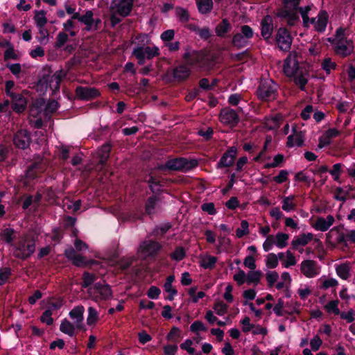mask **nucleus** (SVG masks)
<instances>
[{
    "label": "nucleus",
    "instance_id": "obj_63",
    "mask_svg": "<svg viewBox=\"0 0 355 355\" xmlns=\"http://www.w3.org/2000/svg\"><path fill=\"white\" fill-rule=\"evenodd\" d=\"M288 177V171L286 170H281L279 174L273 178V181L277 184H282L287 181Z\"/></svg>",
    "mask_w": 355,
    "mask_h": 355
},
{
    "label": "nucleus",
    "instance_id": "obj_62",
    "mask_svg": "<svg viewBox=\"0 0 355 355\" xmlns=\"http://www.w3.org/2000/svg\"><path fill=\"white\" fill-rule=\"evenodd\" d=\"M176 15L182 22H187L189 19V14L188 11L182 8H176Z\"/></svg>",
    "mask_w": 355,
    "mask_h": 355
},
{
    "label": "nucleus",
    "instance_id": "obj_61",
    "mask_svg": "<svg viewBox=\"0 0 355 355\" xmlns=\"http://www.w3.org/2000/svg\"><path fill=\"white\" fill-rule=\"evenodd\" d=\"M266 278L268 286L272 287L279 278V275L276 271H268L266 274Z\"/></svg>",
    "mask_w": 355,
    "mask_h": 355
},
{
    "label": "nucleus",
    "instance_id": "obj_8",
    "mask_svg": "<svg viewBox=\"0 0 355 355\" xmlns=\"http://www.w3.org/2000/svg\"><path fill=\"white\" fill-rule=\"evenodd\" d=\"M277 16L284 20L288 26H294L299 21L297 8H285L278 10Z\"/></svg>",
    "mask_w": 355,
    "mask_h": 355
},
{
    "label": "nucleus",
    "instance_id": "obj_43",
    "mask_svg": "<svg viewBox=\"0 0 355 355\" xmlns=\"http://www.w3.org/2000/svg\"><path fill=\"white\" fill-rule=\"evenodd\" d=\"M38 29L39 35L37 37V40L40 44H46L48 43L49 40V31L45 28V26H39L37 27Z\"/></svg>",
    "mask_w": 355,
    "mask_h": 355
},
{
    "label": "nucleus",
    "instance_id": "obj_32",
    "mask_svg": "<svg viewBox=\"0 0 355 355\" xmlns=\"http://www.w3.org/2000/svg\"><path fill=\"white\" fill-rule=\"evenodd\" d=\"M295 83L302 89H304V87L308 82L309 74L303 72L301 69L295 76H293Z\"/></svg>",
    "mask_w": 355,
    "mask_h": 355
},
{
    "label": "nucleus",
    "instance_id": "obj_56",
    "mask_svg": "<svg viewBox=\"0 0 355 355\" xmlns=\"http://www.w3.org/2000/svg\"><path fill=\"white\" fill-rule=\"evenodd\" d=\"M248 40L241 33H239L233 37L232 42L236 46L242 47L247 44Z\"/></svg>",
    "mask_w": 355,
    "mask_h": 355
},
{
    "label": "nucleus",
    "instance_id": "obj_17",
    "mask_svg": "<svg viewBox=\"0 0 355 355\" xmlns=\"http://www.w3.org/2000/svg\"><path fill=\"white\" fill-rule=\"evenodd\" d=\"M15 145L21 149H26L30 145L31 139L30 134L26 130H19L14 137Z\"/></svg>",
    "mask_w": 355,
    "mask_h": 355
},
{
    "label": "nucleus",
    "instance_id": "obj_45",
    "mask_svg": "<svg viewBox=\"0 0 355 355\" xmlns=\"http://www.w3.org/2000/svg\"><path fill=\"white\" fill-rule=\"evenodd\" d=\"M261 272L259 271L251 270L246 275V282L248 284H257L261 279Z\"/></svg>",
    "mask_w": 355,
    "mask_h": 355
},
{
    "label": "nucleus",
    "instance_id": "obj_41",
    "mask_svg": "<svg viewBox=\"0 0 355 355\" xmlns=\"http://www.w3.org/2000/svg\"><path fill=\"white\" fill-rule=\"evenodd\" d=\"M286 257L283 259L282 261V267L285 268H288L291 266H295L297 261L294 255V254L289 250H286Z\"/></svg>",
    "mask_w": 355,
    "mask_h": 355
},
{
    "label": "nucleus",
    "instance_id": "obj_58",
    "mask_svg": "<svg viewBox=\"0 0 355 355\" xmlns=\"http://www.w3.org/2000/svg\"><path fill=\"white\" fill-rule=\"evenodd\" d=\"M311 293V289L307 285H302L297 289V294L302 300L306 299Z\"/></svg>",
    "mask_w": 355,
    "mask_h": 355
},
{
    "label": "nucleus",
    "instance_id": "obj_10",
    "mask_svg": "<svg viewBox=\"0 0 355 355\" xmlns=\"http://www.w3.org/2000/svg\"><path fill=\"white\" fill-rule=\"evenodd\" d=\"M112 12L120 16H128L132 8V0H113L111 5Z\"/></svg>",
    "mask_w": 355,
    "mask_h": 355
},
{
    "label": "nucleus",
    "instance_id": "obj_28",
    "mask_svg": "<svg viewBox=\"0 0 355 355\" xmlns=\"http://www.w3.org/2000/svg\"><path fill=\"white\" fill-rule=\"evenodd\" d=\"M64 253L67 257L71 259L73 264L77 266H84L87 264L85 259L82 256L76 254L74 250L71 248L67 249Z\"/></svg>",
    "mask_w": 355,
    "mask_h": 355
},
{
    "label": "nucleus",
    "instance_id": "obj_3",
    "mask_svg": "<svg viewBox=\"0 0 355 355\" xmlns=\"http://www.w3.org/2000/svg\"><path fill=\"white\" fill-rule=\"evenodd\" d=\"M277 85L270 79L262 80L257 89V95L259 98L270 101L277 96Z\"/></svg>",
    "mask_w": 355,
    "mask_h": 355
},
{
    "label": "nucleus",
    "instance_id": "obj_16",
    "mask_svg": "<svg viewBox=\"0 0 355 355\" xmlns=\"http://www.w3.org/2000/svg\"><path fill=\"white\" fill-rule=\"evenodd\" d=\"M328 21V15L325 11H321L316 17L311 19L310 24H312L315 31L318 32L324 31Z\"/></svg>",
    "mask_w": 355,
    "mask_h": 355
},
{
    "label": "nucleus",
    "instance_id": "obj_14",
    "mask_svg": "<svg viewBox=\"0 0 355 355\" xmlns=\"http://www.w3.org/2000/svg\"><path fill=\"white\" fill-rule=\"evenodd\" d=\"M161 249V245L155 241H144L139 247V252L144 256L155 254Z\"/></svg>",
    "mask_w": 355,
    "mask_h": 355
},
{
    "label": "nucleus",
    "instance_id": "obj_57",
    "mask_svg": "<svg viewBox=\"0 0 355 355\" xmlns=\"http://www.w3.org/2000/svg\"><path fill=\"white\" fill-rule=\"evenodd\" d=\"M284 161V156L281 154L275 155L273 161L270 163H266L263 167L265 168L278 167Z\"/></svg>",
    "mask_w": 355,
    "mask_h": 355
},
{
    "label": "nucleus",
    "instance_id": "obj_19",
    "mask_svg": "<svg viewBox=\"0 0 355 355\" xmlns=\"http://www.w3.org/2000/svg\"><path fill=\"white\" fill-rule=\"evenodd\" d=\"M340 132L336 128H330L326 130L319 138L318 148H322L331 142V139L340 135Z\"/></svg>",
    "mask_w": 355,
    "mask_h": 355
},
{
    "label": "nucleus",
    "instance_id": "obj_27",
    "mask_svg": "<svg viewBox=\"0 0 355 355\" xmlns=\"http://www.w3.org/2000/svg\"><path fill=\"white\" fill-rule=\"evenodd\" d=\"M11 98L12 100V109L14 111L20 113L25 110L26 106V100L21 94H17L11 97Z\"/></svg>",
    "mask_w": 355,
    "mask_h": 355
},
{
    "label": "nucleus",
    "instance_id": "obj_35",
    "mask_svg": "<svg viewBox=\"0 0 355 355\" xmlns=\"http://www.w3.org/2000/svg\"><path fill=\"white\" fill-rule=\"evenodd\" d=\"M87 324L89 326H94L99 319V314L97 310L93 306H89L87 309Z\"/></svg>",
    "mask_w": 355,
    "mask_h": 355
},
{
    "label": "nucleus",
    "instance_id": "obj_2",
    "mask_svg": "<svg viewBox=\"0 0 355 355\" xmlns=\"http://www.w3.org/2000/svg\"><path fill=\"white\" fill-rule=\"evenodd\" d=\"M89 297L96 302L106 301L113 297L111 286L107 284L96 283L88 288Z\"/></svg>",
    "mask_w": 355,
    "mask_h": 355
},
{
    "label": "nucleus",
    "instance_id": "obj_31",
    "mask_svg": "<svg viewBox=\"0 0 355 355\" xmlns=\"http://www.w3.org/2000/svg\"><path fill=\"white\" fill-rule=\"evenodd\" d=\"M42 168L38 164H35L28 167L25 174V180L24 182V184H27L28 181L33 180L38 173L42 171Z\"/></svg>",
    "mask_w": 355,
    "mask_h": 355
},
{
    "label": "nucleus",
    "instance_id": "obj_4",
    "mask_svg": "<svg viewBox=\"0 0 355 355\" xmlns=\"http://www.w3.org/2000/svg\"><path fill=\"white\" fill-rule=\"evenodd\" d=\"M198 165V162L195 159L188 160L185 158H177L168 160L165 166V168L173 171H181L187 172Z\"/></svg>",
    "mask_w": 355,
    "mask_h": 355
},
{
    "label": "nucleus",
    "instance_id": "obj_22",
    "mask_svg": "<svg viewBox=\"0 0 355 355\" xmlns=\"http://www.w3.org/2000/svg\"><path fill=\"white\" fill-rule=\"evenodd\" d=\"M220 120L223 123L232 125L237 123L238 116L234 110L225 109L220 112Z\"/></svg>",
    "mask_w": 355,
    "mask_h": 355
},
{
    "label": "nucleus",
    "instance_id": "obj_12",
    "mask_svg": "<svg viewBox=\"0 0 355 355\" xmlns=\"http://www.w3.org/2000/svg\"><path fill=\"white\" fill-rule=\"evenodd\" d=\"M71 19H78L79 21L86 25L87 31H95L98 28V25L101 22L98 19H94L93 17V12L88 10L84 15L80 16L79 14H76L71 17Z\"/></svg>",
    "mask_w": 355,
    "mask_h": 355
},
{
    "label": "nucleus",
    "instance_id": "obj_40",
    "mask_svg": "<svg viewBox=\"0 0 355 355\" xmlns=\"http://www.w3.org/2000/svg\"><path fill=\"white\" fill-rule=\"evenodd\" d=\"M34 20L37 27L45 26L48 21L45 11L36 10L35 12Z\"/></svg>",
    "mask_w": 355,
    "mask_h": 355
},
{
    "label": "nucleus",
    "instance_id": "obj_54",
    "mask_svg": "<svg viewBox=\"0 0 355 355\" xmlns=\"http://www.w3.org/2000/svg\"><path fill=\"white\" fill-rule=\"evenodd\" d=\"M96 279V277L95 275L89 272H85L83 275L82 286L87 288L89 286L92 285Z\"/></svg>",
    "mask_w": 355,
    "mask_h": 355
},
{
    "label": "nucleus",
    "instance_id": "obj_36",
    "mask_svg": "<svg viewBox=\"0 0 355 355\" xmlns=\"http://www.w3.org/2000/svg\"><path fill=\"white\" fill-rule=\"evenodd\" d=\"M15 237V231L11 228H6L0 233V241L8 244L12 243Z\"/></svg>",
    "mask_w": 355,
    "mask_h": 355
},
{
    "label": "nucleus",
    "instance_id": "obj_25",
    "mask_svg": "<svg viewBox=\"0 0 355 355\" xmlns=\"http://www.w3.org/2000/svg\"><path fill=\"white\" fill-rule=\"evenodd\" d=\"M261 35L266 40L270 38L273 31V22L270 16L267 15L261 20Z\"/></svg>",
    "mask_w": 355,
    "mask_h": 355
},
{
    "label": "nucleus",
    "instance_id": "obj_48",
    "mask_svg": "<svg viewBox=\"0 0 355 355\" xmlns=\"http://www.w3.org/2000/svg\"><path fill=\"white\" fill-rule=\"evenodd\" d=\"M279 264L277 256L275 253H269L266 258V265L268 268H275Z\"/></svg>",
    "mask_w": 355,
    "mask_h": 355
},
{
    "label": "nucleus",
    "instance_id": "obj_46",
    "mask_svg": "<svg viewBox=\"0 0 355 355\" xmlns=\"http://www.w3.org/2000/svg\"><path fill=\"white\" fill-rule=\"evenodd\" d=\"M6 49L4 52V58L6 60L12 59L17 60L18 56L15 51L13 46L9 41L6 42Z\"/></svg>",
    "mask_w": 355,
    "mask_h": 355
},
{
    "label": "nucleus",
    "instance_id": "obj_49",
    "mask_svg": "<svg viewBox=\"0 0 355 355\" xmlns=\"http://www.w3.org/2000/svg\"><path fill=\"white\" fill-rule=\"evenodd\" d=\"M337 275L343 279H347L349 277V268L347 264H342L336 268Z\"/></svg>",
    "mask_w": 355,
    "mask_h": 355
},
{
    "label": "nucleus",
    "instance_id": "obj_52",
    "mask_svg": "<svg viewBox=\"0 0 355 355\" xmlns=\"http://www.w3.org/2000/svg\"><path fill=\"white\" fill-rule=\"evenodd\" d=\"M249 234V224L247 220H242L241 227L236 231V235L238 238H242L243 236Z\"/></svg>",
    "mask_w": 355,
    "mask_h": 355
},
{
    "label": "nucleus",
    "instance_id": "obj_60",
    "mask_svg": "<svg viewBox=\"0 0 355 355\" xmlns=\"http://www.w3.org/2000/svg\"><path fill=\"white\" fill-rule=\"evenodd\" d=\"M338 301L332 300L330 301L326 306L325 309L329 313H334L336 315L340 314V310L338 307Z\"/></svg>",
    "mask_w": 355,
    "mask_h": 355
},
{
    "label": "nucleus",
    "instance_id": "obj_6",
    "mask_svg": "<svg viewBox=\"0 0 355 355\" xmlns=\"http://www.w3.org/2000/svg\"><path fill=\"white\" fill-rule=\"evenodd\" d=\"M159 49L155 46H137L133 50V55L138 60L139 64H144L146 59H151L159 55Z\"/></svg>",
    "mask_w": 355,
    "mask_h": 355
},
{
    "label": "nucleus",
    "instance_id": "obj_38",
    "mask_svg": "<svg viewBox=\"0 0 355 355\" xmlns=\"http://www.w3.org/2000/svg\"><path fill=\"white\" fill-rule=\"evenodd\" d=\"M276 239V246L282 249L285 248L288 245V241L289 239V235L288 234L284 232H277L276 235H275Z\"/></svg>",
    "mask_w": 355,
    "mask_h": 355
},
{
    "label": "nucleus",
    "instance_id": "obj_23",
    "mask_svg": "<svg viewBox=\"0 0 355 355\" xmlns=\"http://www.w3.org/2000/svg\"><path fill=\"white\" fill-rule=\"evenodd\" d=\"M304 139V134L302 131H297L295 126L293 127V134L288 136L287 144L290 147L294 146H300L302 145Z\"/></svg>",
    "mask_w": 355,
    "mask_h": 355
},
{
    "label": "nucleus",
    "instance_id": "obj_53",
    "mask_svg": "<svg viewBox=\"0 0 355 355\" xmlns=\"http://www.w3.org/2000/svg\"><path fill=\"white\" fill-rule=\"evenodd\" d=\"M197 288L196 287H192L189 289L188 293L191 298V301L194 303L198 302V301L204 297L205 296V293L202 291H199L196 293Z\"/></svg>",
    "mask_w": 355,
    "mask_h": 355
},
{
    "label": "nucleus",
    "instance_id": "obj_51",
    "mask_svg": "<svg viewBox=\"0 0 355 355\" xmlns=\"http://www.w3.org/2000/svg\"><path fill=\"white\" fill-rule=\"evenodd\" d=\"M218 246L217 249L218 252L227 250L230 245V240L225 236L218 237Z\"/></svg>",
    "mask_w": 355,
    "mask_h": 355
},
{
    "label": "nucleus",
    "instance_id": "obj_44",
    "mask_svg": "<svg viewBox=\"0 0 355 355\" xmlns=\"http://www.w3.org/2000/svg\"><path fill=\"white\" fill-rule=\"evenodd\" d=\"M213 6L212 0H199L198 1V10L201 13L209 12Z\"/></svg>",
    "mask_w": 355,
    "mask_h": 355
},
{
    "label": "nucleus",
    "instance_id": "obj_33",
    "mask_svg": "<svg viewBox=\"0 0 355 355\" xmlns=\"http://www.w3.org/2000/svg\"><path fill=\"white\" fill-rule=\"evenodd\" d=\"M200 259V266L205 269L213 268L217 261L216 257L209 254L202 255Z\"/></svg>",
    "mask_w": 355,
    "mask_h": 355
},
{
    "label": "nucleus",
    "instance_id": "obj_64",
    "mask_svg": "<svg viewBox=\"0 0 355 355\" xmlns=\"http://www.w3.org/2000/svg\"><path fill=\"white\" fill-rule=\"evenodd\" d=\"M173 259L175 261H181L185 257V251L183 248H177L175 251L171 254Z\"/></svg>",
    "mask_w": 355,
    "mask_h": 355
},
{
    "label": "nucleus",
    "instance_id": "obj_11",
    "mask_svg": "<svg viewBox=\"0 0 355 355\" xmlns=\"http://www.w3.org/2000/svg\"><path fill=\"white\" fill-rule=\"evenodd\" d=\"M292 37L287 29L279 28L276 34V42L279 48L283 51H288L292 44Z\"/></svg>",
    "mask_w": 355,
    "mask_h": 355
},
{
    "label": "nucleus",
    "instance_id": "obj_34",
    "mask_svg": "<svg viewBox=\"0 0 355 355\" xmlns=\"http://www.w3.org/2000/svg\"><path fill=\"white\" fill-rule=\"evenodd\" d=\"M76 329V326L75 324L70 322L67 319L63 320L60 326V330L69 336H73L74 335Z\"/></svg>",
    "mask_w": 355,
    "mask_h": 355
},
{
    "label": "nucleus",
    "instance_id": "obj_37",
    "mask_svg": "<svg viewBox=\"0 0 355 355\" xmlns=\"http://www.w3.org/2000/svg\"><path fill=\"white\" fill-rule=\"evenodd\" d=\"M231 28L232 26L229 21L227 19H223L222 22L216 27V33L218 36L223 37L231 30Z\"/></svg>",
    "mask_w": 355,
    "mask_h": 355
},
{
    "label": "nucleus",
    "instance_id": "obj_15",
    "mask_svg": "<svg viewBox=\"0 0 355 355\" xmlns=\"http://www.w3.org/2000/svg\"><path fill=\"white\" fill-rule=\"evenodd\" d=\"M186 63L192 67H202L203 66L204 55L200 52L192 51L185 54Z\"/></svg>",
    "mask_w": 355,
    "mask_h": 355
},
{
    "label": "nucleus",
    "instance_id": "obj_29",
    "mask_svg": "<svg viewBox=\"0 0 355 355\" xmlns=\"http://www.w3.org/2000/svg\"><path fill=\"white\" fill-rule=\"evenodd\" d=\"M190 76V69L186 65H180L173 70V77L178 81L184 80Z\"/></svg>",
    "mask_w": 355,
    "mask_h": 355
},
{
    "label": "nucleus",
    "instance_id": "obj_13",
    "mask_svg": "<svg viewBox=\"0 0 355 355\" xmlns=\"http://www.w3.org/2000/svg\"><path fill=\"white\" fill-rule=\"evenodd\" d=\"M335 222V218L332 215H328L326 217L320 216L311 223V226L317 231L326 232Z\"/></svg>",
    "mask_w": 355,
    "mask_h": 355
},
{
    "label": "nucleus",
    "instance_id": "obj_59",
    "mask_svg": "<svg viewBox=\"0 0 355 355\" xmlns=\"http://www.w3.org/2000/svg\"><path fill=\"white\" fill-rule=\"evenodd\" d=\"M336 64L331 60V58H325L322 62V68L327 73H329L331 70L334 69Z\"/></svg>",
    "mask_w": 355,
    "mask_h": 355
},
{
    "label": "nucleus",
    "instance_id": "obj_30",
    "mask_svg": "<svg viewBox=\"0 0 355 355\" xmlns=\"http://www.w3.org/2000/svg\"><path fill=\"white\" fill-rule=\"evenodd\" d=\"M296 206L297 205L295 200V196L290 195L282 198V208L286 212L295 211Z\"/></svg>",
    "mask_w": 355,
    "mask_h": 355
},
{
    "label": "nucleus",
    "instance_id": "obj_21",
    "mask_svg": "<svg viewBox=\"0 0 355 355\" xmlns=\"http://www.w3.org/2000/svg\"><path fill=\"white\" fill-rule=\"evenodd\" d=\"M237 153V149L235 147L230 148L221 157L218 163V167H227L232 164Z\"/></svg>",
    "mask_w": 355,
    "mask_h": 355
},
{
    "label": "nucleus",
    "instance_id": "obj_1",
    "mask_svg": "<svg viewBox=\"0 0 355 355\" xmlns=\"http://www.w3.org/2000/svg\"><path fill=\"white\" fill-rule=\"evenodd\" d=\"M345 31L343 28H338L334 40L336 53L343 57L349 55L354 49L352 41L345 37Z\"/></svg>",
    "mask_w": 355,
    "mask_h": 355
},
{
    "label": "nucleus",
    "instance_id": "obj_50",
    "mask_svg": "<svg viewBox=\"0 0 355 355\" xmlns=\"http://www.w3.org/2000/svg\"><path fill=\"white\" fill-rule=\"evenodd\" d=\"M276 246V239L275 235H268L263 243V249L265 252L271 250L274 246Z\"/></svg>",
    "mask_w": 355,
    "mask_h": 355
},
{
    "label": "nucleus",
    "instance_id": "obj_42",
    "mask_svg": "<svg viewBox=\"0 0 355 355\" xmlns=\"http://www.w3.org/2000/svg\"><path fill=\"white\" fill-rule=\"evenodd\" d=\"M111 149L110 144H105L98 150V155L100 158V163L104 164L109 157V153Z\"/></svg>",
    "mask_w": 355,
    "mask_h": 355
},
{
    "label": "nucleus",
    "instance_id": "obj_7",
    "mask_svg": "<svg viewBox=\"0 0 355 355\" xmlns=\"http://www.w3.org/2000/svg\"><path fill=\"white\" fill-rule=\"evenodd\" d=\"M283 70L288 77L295 76L300 70L297 54L295 52H291L288 55L284 62Z\"/></svg>",
    "mask_w": 355,
    "mask_h": 355
},
{
    "label": "nucleus",
    "instance_id": "obj_9",
    "mask_svg": "<svg viewBox=\"0 0 355 355\" xmlns=\"http://www.w3.org/2000/svg\"><path fill=\"white\" fill-rule=\"evenodd\" d=\"M300 271L306 278H313L320 272V266L313 260L307 259L300 263Z\"/></svg>",
    "mask_w": 355,
    "mask_h": 355
},
{
    "label": "nucleus",
    "instance_id": "obj_47",
    "mask_svg": "<svg viewBox=\"0 0 355 355\" xmlns=\"http://www.w3.org/2000/svg\"><path fill=\"white\" fill-rule=\"evenodd\" d=\"M213 309L217 315H223L227 312L228 306L222 301H216Z\"/></svg>",
    "mask_w": 355,
    "mask_h": 355
},
{
    "label": "nucleus",
    "instance_id": "obj_24",
    "mask_svg": "<svg viewBox=\"0 0 355 355\" xmlns=\"http://www.w3.org/2000/svg\"><path fill=\"white\" fill-rule=\"evenodd\" d=\"M345 240V236L343 234L339 232L338 227L332 228L326 234V241L332 245H335L337 243H340Z\"/></svg>",
    "mask_w": 355,
    "mask_h": 355
},
{
    "label": "nucleus",
    "instance_id": "obj_55",
    "mask_svg": "<svg viewBox=\"0 0 355 355\" xmlns=\"http://www.w3.org/2000/svg\"><path fill=\"white\" fill-rule=\"evenodd\" d=\"M280 116H275L268 118L266 121V126L269 130L277 128L279 126Z\"/></svg>",
    "mask_w": 355,
    "mask_h": 355
},
{
    "label": "nucleus",
    "instance_id": "obj_18",
    "mask_svg": "<svg viewBox=\"0 0 355 355\" xmlns=\"http://www.w3.org/2000/svg\"><path fill=\"white\" fill-rule=\"evenodd\" d=\"M76 93L79 98L83 100H90L100 94L96 89L90 87H78Z\"/></svg>",
    "mask_w": 355,
    "mask_h": 355
},
{
    "label": "nucleus",
    "instance_id": "obj_26",
    "mask_svg": "<svg viewBox=\"0 0 355 355\" xmlns=\"http://www.w3.org/2000/svg\"><path fill=\"white\" fill-rule=\"evenodd\" d=\"M313 238L312 233L302 234L294 238L291 242L293 249L297 250L299 246H304L308 244Z\"/></svg>",
    "mask_w": 355,
    "mask_h": 355
},
{
    "label": "nucleus",
    "instance_id": "obj_20",
    "mask_svg": "<svg viewBox=\"0 0 355 355\" xmlns=\"http://www.w3.org/2000/svg\"><path fill=\"white\" fill-rule=\"evenodd\" d=\"M85 309L83 306L79 305L73 308L69 312V317L73 320V323L75 324L77 329L82 327V323L84 319Z\"/></svg>",
    "mask_w": 355,
    "mask_h": 355
},
{
    "label": "nucleus",
    "instance_id": "obj_5",
    "mask_svg": "<svg viewBox=\"0 0 355 355\" xmlns=\"http://www.w3.org/2000/svg\"><path fill=\"white\" fill-rule=\"evenodd\" d=\"M35 248L34 241L25 238L19 241L15 245L14 254L19 259H24L34 252Z\"/></svg>",
    "mask_w": 355,
    "mask_h": 355
},
{
    "label": "nucleus",
    "instance_id": "obj_39",
    "mask_svg": "<svg viewBox=\"0 0 355 355\" xmlns=\"http://www.w3.org/2000/svg\"><path fill=\"white\" fill-rule=\"evenodd\" d=\"M312 7L313 6H307L305 7H301L299 9L297 8L302 18L303 25L306 28H308L310 26L311 19L309 18V12L311 10Z\"/></svg>",
    "mask_w": 355,
    "mask_h": 355
}]
</instances>
